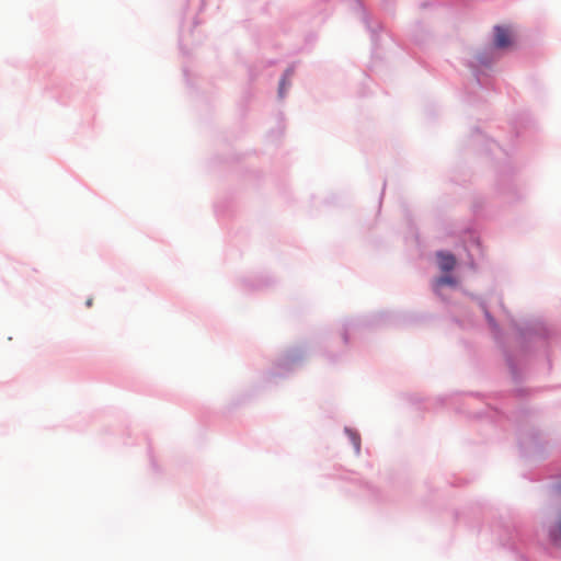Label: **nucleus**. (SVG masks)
Listing matches in <instances>:
<instances>
[{"instance_id":"nucleus-1","label":"nucleus","mask_w":561,"mask_h":561,"mask_svg":"<svg viewBox=\"0 0 561 561\" xmlns=\"http://www.w3.org/2000/svg\"><path fill=\"white\" fill-rule=\"evenodd\" d=\"M495 46L499 48L510 47L513 43L511 31L504 26H495Z\"/></svg>"},{"instance_id":"nucleus-2","label":"nucleus","mask_w":561,"mask_h":561,"mask_svg":"<svg viewBox=\"0 0 561 561\" xmlns=\"http://www.w3.org/2000/svg\"><path fill=\"white\" fill-rule=\"evenodd\" d=\"M438 265L443 272L451 271L456 265V259L450 253L439 252L437 253Z\"/></svg>"},{"instance_id":"nucleus-3","label":"nucleus","mask_w":561,"mask_h":561,"mask_svg":"<svg viewBox=\"0 0 561 561\" xmlns=\"http://www.w3.org/2000/svg\"><path fill=\"white\" fill-rule=\"evenodd\" d=\"M550 537L553 542L561 546V508L558 511L556 520L550 528Z\"/></svg>"},{"instance_id":"nucleus-4","label":"nucleus","mask_w":561,"mask_h":561,"mask_svg":"<svg viewBox=\"0 0 561 561\" xmlns=\"http://www.w3.org/2000/svg\"><path fill=\"white\" fill-rule=\"evenodd\" d=\"M456 285H457V280L453 276L445 275L435 280L434 288L436 290H438L443 286H453L454 287Z\"/></svg>"},{"instance_id":"nucleus-5","label":"nucleus","mask_w":561,"mask_h":561,"mask_svg":"<svg viewBox=\"0 0 561 561\" xmlns=\"http://www.w3.org/2000/svg\"><path fill=\"white\" fill-rule=\"evenodd\" d=\"M350 436L352 438V442L354 444L356 453H359V447H360V438H359V436L356 433H353V432H350Z\"/></svg>"},{"instance_id":"nucleus-6","label":"nucleus","mask_w":561,"mask_h":561,"mask_svg":"<svg viewBox=\"0 0 561 561\" xmlns=\"http://www.w3.org/2000/svg\"><path fill=\"white\" fill-rule=\"evenodd\" d=\"M293 75V71L291 70H287L284 75V78L283 80L280 81V85H279V94L283 95L284 91H285V80L286 79H289Z\"/></svg>"}]
</instances>
